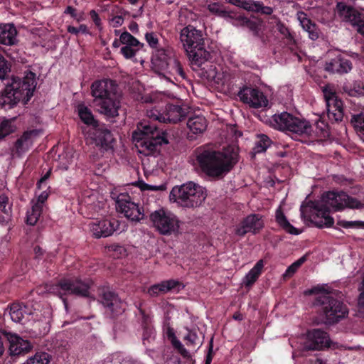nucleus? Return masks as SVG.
Returning a JSON list of instances; mask_svg holds the SVG:
<instances>
[{
  "label": "nucleus",
  "mask_w": 364,
  "mask_h": 364,
  "mask_svg": "<svg viewBox=\"0 0 364 364\" xmlns=\"http://www.w3.org/2000/svg\"><path fill=\"white\" fill-rule=\"evenodd\" d=\"M237 96L244 104L252 108H265L268 106L267 96L257 87L244 85L239 90Z\"/></svg>",
  "instance_id": "obj_17"
},
{
  "label": "nucleus",
  "mask_w": 364,
  "mask_h": 364,
  "mask_svg": "<svg viewBox=\"0 0 364 364\" xmlns=\"http://www.w3.org/2000/svg\"><path fill=\"white\" fill-rule=\"evenodd\" d=\"M196 160L201 171L208 176L222 178L238 162V151L228 146L223 151L209 145L201 146L196 150Z\"/></svg>",
  "instance_id": "obj_2"
},
{
  "label": "nucleus",
  "mask_w": 364,
  "mask_h": 364,
  "mask_svg": "<svg viewBox=\"0 0 364 364\" xmlns=\"http://www.w3.org/2000/svg\"><path fill=\"white\" fill-rule=\"evenodd\" d=\"M337 225L344 228H364V222L362 221H346L338 220Z\"/></svg>",
  "instance_id": "obj_50"
},
{
  "label": "nucleus",
  "mask_w": 364,
  "mask_h": 364,
  "mask_svg": "<svg viewBox=\"0 0 364 364\" xmlns=\"http://www.w3.org/2000/svg\"><path fill=\"white\" fill-rule=\"evenodd\" d=\"M90 90L93 103L100 114L108 120L119 115L121 95L115 81L110 79L95 80L92 83Z\"/></svg>",
  "instance_id": "obj_4"
},
{
  "label": "nucleus",
  "mask_w": 364,
  "mask_h": 364,
  "mask_svg": "<svg viewBox=\"0 0 364 364\" xmlns=\"http://www.w3.org/2000/svg\"><path fill=\"white\" fill-rule=\"evenodd\" d=\"M77 110L81 121L84 124L90 126L91 128H94L100 124V122L94 117L91 109L84 104H79L77 107Z\"/></svg>",
  "instance_id": "obj_31"
},
{
  "label": "nucleus",
  "mask_w": 364,
  "mask_h": 364,
  "mask_svg": "<svg viewBox=\"0 0 364 364\" xmlns=\"http://www.w3.org/2000/svg\"><path fill=\"white\" fill-rule=\"evenodd\" d=\"M67 31L69 33L78 36L80 33L83 34H90L89 29L85 24H80L78 28L75 27L73 26H68L67 27Z\"/></svg>",
  "instance_id": "obj_51"
},
{
  "label": "nucleus",
  "mask_w": 364,
  "mask_h": 364,
  "mask_svg": "<svg viewBox=\"0 0 364 364\" xmlns=\"http://www.w3.org/2000/svg\"><path fill=\"white\" fill-rule=\"evenodd\" d=\"M316 127V129H319L321 130V134H322L323 136H326L328 134V125L327 123H325L323 120H321L319 122H317Z\"/></svg>",
  "instance_id": "obj_63"
},
{
  "label": "nucleus",
  "mask_w": 364,
  "mask_h": 364,
  "mask_svg": "<svg viewBox=\"0 0 364 364\" xmlns=\"http://www.w3.org/2000/svg\"><path fill=\"white\" fill-rule=\"evenodd\" d=\"M177 351L184 358L189 360V364H194L195 360L192 359L189 352L184 348L183 345L181 346V348H178Z\"/></svg>",
  "instance_id": "obj_62"
},
{
  "label": "nucleus",
  "mask_w": 364,
  "mask_h": 364,
  "mask_svg": "<svg viewBox=\"0 0 364 364\" xmlns=\"http://www.w3.org/2000/svg\"><path fill=\"white\" fill-rule=\"evenodd\" d=\"M36 84V74L31 71L28 72L23 79L12 77L8 80L0 102L2 107L9 105V108H12L19 102L26 105L33 95Z\"/></svg>",
  "instance_id": "obj_6"
},
{
  "label": "nucleus",
  "mask_w": 364,
  "mask_h": 364,
  "mask_svg": "<svg viewBox=\"0 0 364 364\" xmlns=\"http://www.w3.org/2000/svg\"><path fill=\"white\" fill-rule=\"evenodd\" d=\"M169 65V68L165 71L166 73L170 74H177L182 78H185L186 73L180 62L177 59L174 58V60H171V63Z\"/></svg>",
  "instance_id": "obj_45"
},
{
  "label": "nucleus",
  "mask_w": 364,
  "mask_h": 364,
  "mask_svg": "<svg viewBox=\"0 0 364 364\" xmlns=\"http://www.w3.org/2000/svg\"><path fill=\"white\" fill-rule=\"evenodd\" d=\"M353 68L350 60L341 54L336 55L326 62L325 70L331 73L343 75L349 73Z\"/></svg>",
  "instance_id": "obj_24"
},
{
  "label": "nucleus",
  "mask_w": 364,
  "mask_h": 364,
  "mask_svg": "<svg viewBox=\"0 0 364 364\" xmlns=\"http://www.w3.org/2000/svg\"><path fill=\"white\" fill-rule=\"evenodd\" d=\"M350 122L357 132L364 135V112L353 115Z\"/></svg>",
  "instance_id": "obj_43"
},
{
  "label": "nucleus",
  "mask_w": 364,
  "mask_h": 364,
  "mask_svg": "<svg viewBox=\"0 0 364 364\" xmlns=\"http://www.w3.org/2000/svg\"><path fill=\"white\" fill-rule=\"evenodd\" d=\"M185 117L186 110L176 105H168L162 113L157 110L151 111V117L163 123H177Z\"/></svg>",
  "instance_id": "obj_21"
},
{
  "label": "nucleus",
  "mask_w": 364,
  "mask_h": 364,
  "mask_svg": "<svg viewBox=\"0 0 364 364\" xmlns=\"http://www.w3.org/2000/svg\"><path fill=\"white\" fill-rule=\"evenodd\" d=\"M170 200L176 202L182 207L194 208L201 205L206 198L204 188L189 181L181 186H174L169 196Z\"/></svg>",
  "instance_id": "obj_10"
},
{
  "label": "nucleus",
  "mask_w": 364,
  "mask_h": 364,
  "mask_svg": "<svg viewBox=\"0 0 364 364\" xmlns=\"http://www.w3.org/2000/svg\"><path fill=\"white\" fill-rule=\"evenodd\" d=\"M358 309L360 313L364 314V276L363 279L362 291L358 301Z\"/></svg>",
  "instance_id": "obj_57"
},
{
  "label": "nucleus",
  "mask_w": 364,
  "mask_h": 364,
  "mask_svg": "<svg viewBox=\"0 0 364 364\" xmlns=\"http://www.w3.org/2000/svg\"><path fill=\"white\" fill-rule=\"evenodd\" d=\"M184 340L188 346H196L200 343L199 337L195 331H188L187 335L184 337Z\"/></svg>",
  "instance_id": "obj_49"
},
{
  "label": "nucleus",
  "mask_w": 364,
  "mask_h": 364,
  "mask_svg": "<svg viewBox=\"0 0 364 364\" xmlns=\"http://www.w3.org/2000/svg\"><path fill=\"white\" fill-rule=\"evenodd\" d=\"M141 46H123L120 49V53L127 59H130L136 55V52L141 49Z\"/></svg>",
  "instance_id": "obj_47"
},
{
  "label": "nucleus",
  "mask_w": 364,
  "mask_h": 364,
  "mask_svg": "<svg viewBox=\"0 0 364 364\" xmlns=\"http://www.w3.org/2000/svg\"><path fill=\"white\" fill-rule=\"evenodd\" d=\"M255 13H260L264 15H272L273 9L270 6H264L262 1H257Z\"/></svg>",
  "instance_id": "obj_53"
},
{
  "label": "nucleus",
  "mask_w": 364,
  "mask_h": 364,
  "mask_svg": "<svg viewBox=\"0 0 364 364\" xmlns=\"http://www.w3.org/2000/svg\"><path fill=\"white\" fill-rule=\"evenodd\" d=\"M262 216L258 213H252L244 218L235 229V233L241 237L247 233H259L264 228Z\"/></svg>",
  "instance_id": "obj_19"
},
{
  "label": "nucleus",
  "mask_w": 364,
  "mask_h": 364,
  "mask_svg": "<svg viewBox=\"0 0 364 364\" xmlns=\"http://www.w3.org/2000/svg\"><path fill=\"white\" fill-rule=\"evenodd\" d=\"M232 24L236 26H241L247 27L255 34H257L259 30V24L258 22L251 20L247 17L242 16L238 14L235 21L232 22Z\"/></svg>",
  "instance_id": "obj_37"
},
{
  "label": "nucleus",
  "mask_w": 364,
  "mask_h": 364,
  "mask_svg": "<svg viewBox=\"0 0 364 364\" xmlns=\"http://www.w3.org/2000/svg\"><path fill=\"white\" fill-rule=\"evenodd\" d=\"M99 301L112 317L122 314L125 310V304L114 291H111L108 287L99 289Z\"/></svg>",
  "instance_id": "obj_15"
},
{
  "label": "nucleus",
  "mask_w": 364,
  "mask_h": 364,
  "mask_svg": "<svg viewBox=\"0 0 364 364\" xmlns=\"http://www.w3.org/2000/svg\"><path fill=\"white\" fill-rule=\"evenodd\" d=\"M41 134V130L33 129L24 131L14 142L11 149V155L20 158L33 146L36 138Z\"/></svg>",
  "instance_id": "obj_20"
},
{
  "label": "nucleus",
  "mask_w": 364,
  "mask_h": 364,
  "mask_svg": "<svg viewBox=\"0 0 364 364\" xmlns=\"http://www.w3.org/2000/svg\"><path fill=\"white\" fill-rule=\"evenodd\" d=\"M180 39L187 52L194 70H205L204 65L209 61L211 53L205 47V38L200 30L192 25L184 27L180 33Z\"/></svg>",
  "instance_id": "obj_5"
},
{
  "label": "nucleus",
  "mask_w": 364,
  "mask_h": 364,
  "mask_svg": "<svg viewBox=\"0 0 364 364\" xmlns=\"http://www.w3.org/2000/svg\"><path fill=\"white\" fill-rule=\"evenodd\" d=\"M120 223L115 218L105 219L90 224V230L96 238L107 237L119 229Z\"/></svg>",
  "instance_id": "obj_22"
},
{
  "label": "nucleus",
  "mask_w": 364,
  "mask_h": 364,
  "mask_svg": "<svg viewBox=\"0 0 364 364\" xmlns=\"http://www.w3.org/2000/svg\"><path fill=\"white\" fill-rule=\"evenodd\" d=\"M299 268V266L297 264V263H296V262H293L290 266L287 267L285 273L284 274V276L289 277H291L297 272Z\"/></svg>",
  "instance_id": "obj_58"
},
{
  "label": "nucleus",
  "mask_w": 364,
  "mask_h": 364,
  "mask_svg": "<svg viewBox=\"0 0 364 364\" xmlns=\"http://www.w3.org/2000/svg\"><path fill=\"white\" fill-rule=\"evenodd\" d=\"M4 338L9 343V351L11 356L25 354L32 348V344L28 340L23 339L17 334L5 331Z\"/></svg>",
  "instance_id": "obj_23"
},
{
  "label": "nucleus",
  "mask_w": 364,
  "mask_h": 364,
  "mask_svg": "<svg viewBox=\"0 0 364 364\" xmlns=\"http://www.w3.org/2000/svg\"><path fill=\"white\" fill-rule=\"evenodd\" d=\"M297 16L302 28L308 33L309 38L312 41L318 39L321 33L317 24L305 12H298Z\"/></svg>",
  "instance_id": "obj_26"
},
{
  "label": "nucleus",
  "mask_w": 364,
  "mask_h": 364,
  "mask_svg": "<svg viewBox=\"0 0 364 364\" xmlns=\"http://www.w3.org/2000/svg\"><path fill=\"white\" fill-rule=\"evenodd\" d=\"M15 117L4 118L0 122V141L16 131L17 127L15 124Z\"/></svg>",
  "instance_id": "obj_36"
},
{
  "label": "nucleus",
  "mask_w": 364,
  "mask_h": 364,
  "mask_svg": "<svg viewBox=\"0 0 364 364\" xmlns=\"http://www.w3.org/2000/svg\"><path fill=\"white\" fill-rule=\"evenodd\" d=\"M263 267L264 261L259 259L245 277L243 284L245 287H250L255 283L261 275Z\"/></svg>",
  "instance_id": "obj_33"
},
{
  "label": "nucleus",
  "mask_w": 364,
  "mask_h": 364,
  "mask_svg": "<svg viewBox=\"0 0 364 364\" xmlns=\"http://www.w3.org/2000/svg\"><path fill=\"white\" fill-rule=\"evenodd\" d=\"M322 92L326 104L328 120L331 123L341 122L344 116L342 100L338 98L334 89L329 85L324 86Z\"/></svg>",
  "instance_id": "obj_13"
},
{
  "label": "nucleus",
  "mask_w": 364,
  "mask_h": 364,
  "mask_svg": "<svg viewBox=\"0 0 364 364\" xmlns=\"http://www.w3.org/2000/svg\"><path fill=\"white\" fill-rule=\"evenodd\" d=\"M306 296L316 295L313 305L318 314L324 319L325 323L333 325L346 318L349 313L347 305L343 300L334 296L325 287L318 284L304 291Z\"/></svg>",
  "instance_id": "obj_3"
},
{
  "label": "nucleus",
  "mask_w": 364,
  "mask_h": 364,
  "mask_svg": "<svg viewBox=\"0 0 364 364\" xmlns=\"http://www.w3.org/2000/svg\"><path fill=\"white\" fill-rule=\"evenodd\" d=\"M43 212V208L39 205L33 204L31 211L27 212L26 215V223L30 225H34L38 220L41 213Z\"/></svg>",
  "instance_id": "obj_39"
},
{
  "label": "nucleus",
  "mask_w": 364,
  "mask_h": 364,
  "mask_svg": "<svg viewBox=\"0 0 364 364\" xmlns=\"http://www.w3.org/2000/svg\"><path fill=\"white\" fill-rule=\"evenodd\" d=\"M336 10L343 21L349 23L364 37V14L344 2L337 3Z\"/></svg>",
  "instance_id": "obj_14"
},
{
  "label": "nucleus",
  "mask_w": 364,
  "mask_h": 364,
  "mask_svg": "<svg viewBox=\"0 0 364 364\" xmlns=\"http://www.w3.org/2000/svg\"><path fill=\"white\" fill-rule=\"evenodd\" d=\"M88 134L92 143L105 151L112 149L116 143L112 132L105 124L100 123L94 128H90Z\"/></svg>",
  "instance_id": "obj_16"
},
{
  "label": "nucleus",
  "mask_w": 364,
  "mask_h": 364,
  "mask_svg": "<svg viewBox=\"0 0 364 364\" xmlns=\"http://www.w3.org/2000/svg\"><path fill=\"white\" fill-rule=\"evenodd\" d=\"M90 16L92 21L94 22L95 25L97 28H100L101 26V19L98 14L95 10H91L90 12Z\"/></svg>",
  "instance_id": "obj_64"
},
{
  "label": "nucleus",
  "mask_w": 364,
  "mask_h": 364,
  "mask_svg": "<svg viewBox=\"0 0 364 364\" xmlns=\"http://www.w3.org/2000/svg\"><path fill=\"white\" fill-rule=\"evenodd\" d=\"M133 141L145 155L159 152L163 144H168L167 133L162 128L149 122H141L137 124L132 133Z\"/></svg>",
  "instance_id": "obj_7"
},
{
  "label": "nucleus",
  "mask_w": 364,
  "mask_h": 364,
  "mask_svg": "<svg viewBox=\"0 0 364 364\" xmlns=\"http://www.w3.org/2000/svg\"><path fill=\"white\" fill-rule=\"evenodd\" d=\"M362 203L357 199L349 196L343 191L324 192L319 200H310L306 205H301V216L318 228L333 226L334 219L329 215L330 208L334 211L344 208H360Z\"/></svg>",
  "instance_id": "obj_1"
},
{
  "label": "nucleus",
  "mask_w": 364,
  "mask_h": 364,
  "mask_svg": "<svg viewBox=\"0 0 364 364\" xmlns=\"http://www.w3.org/2000/svg\"><path fill=\"white\" fill-rule=\"evenodd\" d=\"M187 126L193 134H201L207 128V120L203 116L196 115L188 119Z\"/></svg>",
  "instance_id": "obj_35"
},
{
  "label": "nucleus",
  "mask_w": 364,
  "mask_h": 364,
  "mask_svg": "<svg viewBox=\"0 0 364 364\" xmlns=\"http://www.w3.org/2000/svg\"><path fill=\"white\" fill-rule=\"evenodd\" d=\"M51 169H49L37 182L36 186L38 189H42L43 185H46V181L50 178L51 175Z\"/></svg>",
  "instance_id": "obj_61"
},
{
  "label": "nucleus",
  "mask_w": 364,
  "mask_h": 364,
  "mask_svg": "<svg viewBox=\"0 0 364 364\" xmlns=\"http://www.w3.org/2000/svg\"><path fill=\"white\" fill-rule=\"evenodd\" d=\"M33 252L35 255V259L40 261L44 258V255L46 254V252L40 246H35L33 248Z\"/></svg>",
  "instance_id": "obj_60"
},
{
  "label": "nucleus",
  "mask_w": 364,
  "mask_h": 364,
  "mask_svg": "<svg viewBox=\"0 0 364 364\" xmlns=\"http://www.w3.org/2000/svg\"><path fill=\"white\" fill-rule=\"evenodd\" d=\"M93 285L92 279L80 277H63L50 288L53 294L58 295L63 301L65 308L68 309L66 296L74 295L77 297L90 298V289Z\"/></svg>",
  "instance_id": "obj_8"
},
{
  "label": "nucleus",
  "mask_w": 364,
  "mask_h": 364,
  "mask_svg": "<svg viewBox=\"0 0 364 364\" xmlns=\"http://www.w3.org/2000/svg\"><path fill=\"white\" fill-rule=\"evenodd\" d=\"M331 341L327 332L315 328L308 331L303 344L305 350H322L331 347Z\"/></svg>",
  "instance_id": "obj_18"
},
{
  "label": "nucleus",
  "mask_w": 364,
  "mask_h": 364,
  "mask_svg": "<svg viewBox=\"0 0 364 364\" xmlns=\"http://www.w3.org/2000/svg\"><path fill=\"white\" fill-rule=\"evenodd\" d=\"M9 198L5 194H0V210L5 214H9L10 208H6Z\"/></svg>",
  "instance_id": "obj_55"
},
{
  "label": "nucleus",
  "mask_w": 364,
  "mask_h": 364,
  "mask_svg": "<svg viewBox=\"0 0 364 364\" xmlns=\"http://www.w3.org/2000/svg\"><path fill=\"white\" fill-rule=\"evenodd\" d=\"M145 39L148 45L154 50V51L163 47L159 43V38L156 33L147 32L145 34Z\"/></svg>",
  "instance_id": "obj_46"
},
{
  "label": "nucleus",
  "mask_w": 364,
  "mask_h": 364,
  "mask_svg": "<svg viewBox=\"0 0 364 364\" xmlns=\"http://www.w3.org/2000/svg\"><path fill=\"white\" fill-rule=\"evenodd\" d=\"M208 10L213 14L216 16L223 18L228 21H235L237 13L230 9H227L223 5H220L218 4H213L208 6Z\"/></svg>",
  "instance_id": "obj_34"
},
{
  "label": "nucleus",
  "mask_w": 364,
  "mask_h": 364,
  "mask_svg": "<svg viewBox=\"0 0 364 364\" xmlns=\"http://www.w3.org/2000/svg\"><path fill=\"white\" fill-rule=\"evenodd\" d=\"M275 220L277 224L287 233L298 235L301 231L294 227L287 220L284 213L280 208H279L275 214Z\"/></svg>",
  "instance_id": "obj_32"
},
{
  "label": "nucleus",
  "mask_w": 364,
  "mask_h": 364,
  "mask_svg": "<svg viewBox=\"0 0 364 364\" xmlns=\"http://www.w3.org/2000/svg\"><path fill=\"white\" fill-rule=\"evenodd\" d=\"M153 228L161 235H176L179 233L181 221L171 211L161 208L149 215Z\"/></svg>",
  "instance_id": "obj_12"
},
{
  "label": "nucleus",
  "mask_w": 364,
  "mask_h": 364,
  "mask_svg": "<svg viewBox=\"0 0 364 364\" xmlns=\"http://www.w3.org/2000/svg\"><path fill=\"white\" fill-rule=\"evenodd\" d=\"M171 60H174V58L168 55L167 50L164 47L153 52L151 63L159 71L165 72L168 69Z\"/></svg>",
  "instance_id": "obj_27"
},
{
  "label": "nucleus",
  "mask_w": 364,
  "mask_h": 364,
  "mask_svg": "<svg viewBox=\"0 0 364 364\" xmlns=\"http://www.w3.org/2000/svg\"><path fill=\"white\" fill-rule=\"evenodd\" d=\"M9 70L8 63L4 57L0 53V79H4Z\"/></svg>",
  "instance_id": "obj_54"
},
{
  "label": "nucleus",
  "mask_w": 364,
  "mask_h": 364,
  "mask_svg": "<svg viewBox=\"0 0 364 364\" xmlns=\"http://www.w3.org/2000/svg\"><path fill=\"white\" fill-rule=\"evenodd\" d=\"M125 357L122 353L116 352L107 355L105 359L100 360L97 364H122Z\"/></svg>",
  "instance_id": "obj_42"
},
{
  "label": "nucleus",
  "mask_w": 364,
  "mask_h": 364,
  "mask_svg": "<svg viewBox=\"0 0 364 364\" xmlns=\"http://www.w3.org/2000/svg\"><path fill=\"white\" fill-rule=\"evenodd\" d=\"M50 360V356L48 353L45 352L37 353L23 364H48Z\"/></svg>",
  "instance_id": "obj_41"
},
{
  "label": "nucleus",
  "mask_w": 364,
  "mask_h": 364,
  "mask_svg": "<svg viewBox=\"0 0 364 364\" xmlns=\"http://www.w3.org/2000/svg\"><path fill=\"white\" fill-rule=\"evenodd\" d=\"M111 198L114 200L117 210L131 221L139 222L145 218L143 208H140L134 198L126 192L114 188L110 193Z\"/></svg>",
  "instance_id": "obj_11"
},
{
  "label": "nucleus",
  "mask_w": 364,
  "mask_h": 364,
  "mask_svg": "<svg viewBox=\"0 0 364 364\" xmlns=\"http://www.w3.org/2000/svg\"><path fill=\"white\" fill-rule=\"evenodd\" d=\"M257 1L254 0H242L240 8L247 11L255 12Z\"/></svg>",
  "instance_id": "obj_52"
},
{
  "label": "nucleus",
  "mask_w": 364,
  "mask_h": 364,
  "mask_svg": "<svg viewBox=\"0 0 364 364\" xmlns=\"http://www.w3.org/2000/svg\"><path fill=\"white\" fill-rule=\"evenodd\" d=\"M272 127L274 129L288 132L291 137L310 135L312 127L309 122L287 112L274 114L269 119Z\"/></svg>",
  "instance_id": "obj_9"
},
{
  "label": "nucleus",
  "mask_w": 364,
  "mask_h": 364,
  "mask_svg": "<svg viewBox=\"0 0 364 364\" xmlns=\"http://www.w3.org/2000/svg\"><path fill=\"white\" fill-rule=\"evenodd\" d=\"M271 19L276 23V29L281 35H282L284 38H286L289 43L294 41V37L290 33L289 29L286 26V25L284 23H282L275 16H272Z\"/></svg>",
  "instance_id": "obj_38"
},
{
  "label": "nucleus",
  "mask_w": 364,
  "mask_h": 364,
  "mask_svg": "<svg viewBox=\"0 0 364 364\" xmlns=\"http://www.w3.org/2000/svg\"><path fill=\"white\" fill-rule=\"evenodd\" d=\"M122 43L124 46H141L144 47V43L139 42L135 37L127 31H124L119 36Z\"/></svg>",
  "instance_id": "obj_44"
},
{
  "label": "nucleus",
  "mask_w": 364,
  "mask_h": 364,
  "mask_svg": "<svg viewBox=\"0 0 364 364\" xmlns=\"http://www.w3.org/2000/svg\"><path fill=\"white\" fill-rule=\"evenodd\" d=\"M17 34L14 24L6 23L0 25V45H14Z\"/></svg>",
  "instance_id": "obj_28"
},
{
  "label": "nucleus",
  "mask_w": 364,
  "mask_h": 364,
  "mask_svg": "<svg viewBox=\"0 0 364 364\" xmlns=\"http://www.w3.org/2000/svg\"><path fill=\"white\" fill-rule=\"evenodd\" d=\"M184 286L177 280L169 279L151 286L148 289V294L151 296H157L159 294H165L169 291L177 290L179 291Z\"/></svg>",
  "instance_id": "obj_25"
},
{
  "label": "nucleus",
  "mask_w": 364,
  "mask_h": 364,
  "mask_svg": "<svg viewBox=\"0 0 364 364\" xmlns=\"http://www.w3.org/2000/svg\"><path fill=\"white\" fill-rule=\"evenodd\" d=\"M9 314L12 321L16 323H23L25 316L31 314V311L25 305L14 303L11 305Z\"/></svg>",
  "instance_id": "obj_30"
},
{
  "label": "nucleus",
  "mask_w": 364,
  "mask_h": 364,
  "mask_svg": "<svg viewBox=\"0 0 364 364\" xmlns=\"http://www.w3.org/2000/svg\"><path fill=\"white\" fill-rule=\"evenodd\" d=\"M342 90L350 97L364 96V83L360 80L345 82L342 85Z\"/></svg>",
  "instance_id": "obj_29"
},
{
  "label": "nucleus",
  "mask_w": 364,
  "mask_h": 364,
  "mask_svg": "<svg viewBox=\"0 0 364 364\" xmlns=\"http://www.w3.org/2000/svg\"><path fill=\"white\" fill-rule=\"evenodd\" d=\"M213 355V338H212L208 343V350L205 357V364H211Z\"/></svg>",
  "instance_id": "obj_56"
},
{
  "label": "nucleus",
  "mask_w": 364,
  "mask_h": 364,
  "mask_svg": "<svg viewBox=\"0 0 364 364\" xmlns=\"http://www.w3.org/2000/svg\"><path fill=\"white\" fill-rule=\"evenodd\" d=\"M48 196L49 193L46 190L42 191V193L38 196L37 201L34 204L39 205V206L43 208V204L47 200Z\"/></svg>",
  "instance_id": "obj_59"
},
{
  "label": "nucleus",
  "mask_w": 364,
  "mask_h": 364,
  "mask_svg": "<svg viewBox=\"0 0 364 364\" xmlns=\"http://www.w3.org/2000/svg\"><path fill=\"white\" fill-rule=\"evenodd\" d=\"M272 140L265 134L258 135V141L255 144L254 150L256 153L264 152L270 146Z\"/></svg>",
  "instance_id": "obj_40"
},
{
  "label": "nucleus",
  "mask_w": 364,
  "mask_h": 364,
  "mask_svg": "<svg viewBox=\"0 0 364 364\" xmlns=\"http://www.w3.org/2000/svg\"><path fill=\"white\" fill-rule=\"evenodd\" d=\"M139 311L141 316V326L143 328H145V331L147 333H151V317L149 314L146 313V311L142 309L141 307H139Z\"/></svg>",
  "instance_id": "obj_48"
}]
</instances>
